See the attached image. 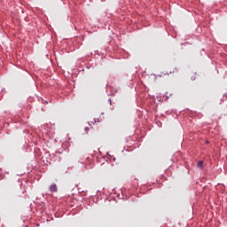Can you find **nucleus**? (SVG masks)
Returning <instances> with one entry per match:
<instances>
[{
    "mask_svg": "<svg viewBox=\"0 0 227 227\" xmlns=\"http://www.w3.org/2000/svg\"><path fill=\"white\" fill-rule=\"evenodd\" d=\"M197 168H200L201 169L203 168V160H200V161L197 163Z\"/></svg>",
    "mask_w": 227,
    "mask_h": 227,
    "instance_id": "7ed1b4c3",
    "label": "nucleus"
},
{
    "mask_svg": "<svg viewBox=\"0 0 227 227\" xmlns=\"http://www.w3.org/2000/svg\"><path fill=\"white\" fill-rule=\"evenodd\" d=\"M50 191L51 192H58V186L55 184H51L50 186Z\"/></svg>",
    "mask_w": 227,
    "mask_h": 227,
    "instance_id": "f257e3e1",
    "label": "nucleus"
},
{
    "mask_svg": "<svg viewBox=\"0 0 227 227\" xmlns=\"http://www.w3.org/2000/svg\"><path fill=\"white\" fill-rule=\"evenodd\" d=\"M165 75H169V74H168V73H167V74H165Z\"/></svg>",
    "mask_w": 227,
    "mask_h": 227,
    "instance_id": "20e7f679",
    "label": "nucleus"
},
{
    "mask_svg": "<svg viewBox=\"0 0 227 227\" xmlns=\"http://www.w3.org/2000/svg\"><path fill=\"white\" fill-rule=\"evenodd\" d=\"M178 72V68L173 67L170 71L169 74H176Z\"/></svg>",
    "mask_w": 227,
    "mask_h": 227,
    "instance_id": "f03ea898",
    "label": "nucleus"
}]
</instances>
